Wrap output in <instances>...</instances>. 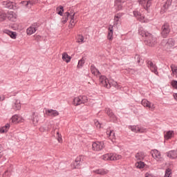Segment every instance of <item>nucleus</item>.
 Masks as SVG:
<instances>
[{"mask_svg":"<svg viewBox=\"0 0 177 177\" xmlns=\"http://www.w3.org/2000/svg\"><path fill=\"white\" fill-rule=\"evenodd\" d=\"M106 113L107 114L108 116H109L110 118H111V120H117L115 115H114V113H113V111H111V109L106 108Z\"/></svg>","mask_w":177,"mask_h":177,"instance_id":"nucleus-26","label":"nucleus"},{"mask_svg":"<svg viewBox=\"0 0 177 177\" xmlns=\"http://www.w3.org/2000/svg\"><path fill=\"white\" fill-rule=\"evenodd\" d=\"M94 122L96 128H102V124H100V122L97 120H95Z\"/></svg>","mask_w":177,"mask_h":177,"instance_id":"nucleus-52","label":"nucleus"},{"mask_svg":"<svg viewBox=\"0 0 177 177\" xmlns=\"http://www.w3.org/2000/svg\"><path fill=\"white\" fill-rule=\"evenodd\" d=\"M109 83L111 84V86H114L115 88H117L118 89L120 88V86L118 85V83L114 80H110Z\"/></svg>","mask_w":177,"mask_h":177,"instance_id":"nucleus-45","label":"nucleus"},{"mask_svg":"<svg viewBox=\"0 0 177 177\" xmlns=\"http://www.w3.org/2000/svg\"><path fill=\"white\" fill-rule=\"evenodd\" d=\"M138 3L144 7L145 10H147L150 6H151V1L153 0H138Z\"/></svg>","mask_w":177,"mask_h":177,"instance_id":"nucleus-13","label":"nucleus"},{"mask_svg":"<svg viewBox=\"0 0 177 177\" xmlns=\"http://www.w3.org/2000/svg\"><path fill=\"white\" fill-rule=\"evenodd\" d=\"M69 15V17L71 20H75V12H74L73 10L71 11Z\"/></svg>","mask_w":177,"mask_h":177,"instance_id":"nucleus-47","label":"nucleus"},{"mask_svg":"<svg viewBox=\"0 0 177 177\" xmlns=\"http://www.w3.org/2000/svg\"><path fill=\"white\" fill-rule=\"evenodd\" d=\"M177 46V41L174 39H169L165 45V49H172Z\"/></svg>","mask_w":177,"mask_h":177,"instance_id":"nucleus-9","label":"nucleus"},{"mask_svg":"<svg viewBox=\"0 0 177 177\" xmlns=\"http://www.w3.org/2000/svg\"><path fill=\"white\" fill-rule=\"evenodd\" d=\"M13 110L17 111L21 109V104L20 103V100H16L15 104L12 106Z\"/></svg>","mask_w":177,"mask_h":177,"instance_id":"nucleus-32","label":"nucleus"},{"mask_svg":"<svg viewBox=\"0 0 177 177\" xmlns=\"http://www.w3.org/2000/svg\"><path fill=\"white\" fill-rule=\"evenodd\" d=\"M6 19H8V12L0 10V21H5Z\"/></svg>","mask_w":177,"mask_h":177,"instance_id":"nucleus-29","label":"nucleus"},{"mask_svg":"<svg viewBox=\"0 0 177 177\" xmlns=\"http://www.w3.org/2000/svg\"><path fill=\"white\" fill-rule=\"evenodd\" d=\"M170 31H171V29L169 28V24H165L162 26V32H161L162 37H163V38H167Z\"/></svg>","mask_w":177,"mask_h":177,"instance_id":"nucleus-11","label":"nucleus"},{"mask_svg":"<svg viewBox=\"0 0 177 177\" xmlns=\"http://www.w3.org/2000/svg\"><path fill=\"white\" fill-rule=\"evenodd\" d=\"M129 129L135 133H145L147 132V129L144 127H139V126H129Z\"/></svg>","mask_w":177,"mask_h":177,"instance_id":"nucleus-6","label":"nucleus"},{"mask_svg":"<svg viewBox=\"0 0 177 177\" xmlns=\"http://www.w3.org/2000/svg\"><path fill=\"white\" fill-rule=\"evenodd\" d=\"M171 3H172V0H167L166 3L164 4L163 7L160 10V13L162 14L165 13V12L167 11V9H168V8L171 6Z\"/></svg>","mask_w":177,"mask_h":177,"instance_id":"nucleus-18","label":"nucleus"},{"mask_svg":"<svg viewBox=\"0 0 177 177\" xmlns=\"http://www.w3.org/2000/svg\"><path fill=\"white\" fill-rule=\"evenodd\" d=\"M141 104L145 107H148L151 111H154L156 110V105L146 99L141 101Z\"/></svg>","mask_w":177,"mask_h":177,"instance_id":"nucleus-8","label":"nucleus"},{"mask_svg":"<svg viewBox=\"0 0 177 177\" xmlns=\"http://www.w3.org/2000/svg\"><path fill=\"white\" fill-rule=\"evenodd\" d=\"M75 23H76L75 19H71L69 27L71 28H73V27H74V26H75Z\"/></svg>","mask_w":177,"mask_h":177,"instance_id":"nucleus-51","label":"nucleus"},{"mask_svg":"<svg viewBox=\"0 0 177 177\" xmlns=\"http://www.w3.org/2000/svg\"><path fill=\"white\" fill-rule=\"evenodd\" d=\"M174 135L175 133H174V131H169L165 134L164 138L165 140H169V139H171V138H174Z\"/></svg>","mask_w":177,"mask_h":177,"instance_id":"nucleus-27","label":"nucleus"},{"mask_svg":"<svg viewBox=\"0 0 177 177\" xmlns=\"http://www.w3.org/2000/svg\"><path fill=\"white\" fill-rule=\"evenodd\" d=\"M147 65L148 68H149L150 71L151 73H154L156 75H160L158 73V68L157 67V65L156 64L153 63L151 61H148L147 62Z\"/></svg>","mask_w":177,"mask_h":177,"instance_id":"nucleus-7","label":"nucleus"},{"mask_svg":"<svg viewBox=\"0 0 177 177\" xmlns=\"http://www.w3.org/2000/svg\"><path fill=\"white\" fill-rule=\"evenodd\" d=\"M102 160L104 161H111V153H106L101 156Z\"/></svg>","mask_w":177,"mask_h":177,"instance_id":"nucleus-36","label":"nucleus"},{"mask_svg":"<svg viewBox=\"0 0 177 177\" xmlns=\"http://www.w3.org/2000/svg\"><path fill=\"white\" fill-rule=\"evenodd\" d=\"M104 149V142L103 141L94 142L92 144L93 151H102Z\"/></svg>","mask_w":177,"mask_h":177,"instance_id":"nucleus-3","label":"nucleus"},{"mask_svg":"<svg viewBox=\"0 0 177 177\" xmlns=\"http://www.w3.org/2000/svg\"><path fill=\"white\" fill-rule=\"evenodd\" d=\"M111 161H117L122 158V156L118 153H111Z\"/></svg>","mask_w":177,"mask_h":177,"instance_id":"nucleus-30","label":"nucleus"},{"mask_svg":"<svg viewBox=\"0 0 177 177\" xmlns=\"http://www.w3.org/2000/svg\"><path fill=\"white\" fill-rule=\"evenodd\" d=\"M106 135L111 142H115V133H114V131H107Z\"/></svg>","mask_w":177,"mask_h":177,"instance_id":"nucleus-20","label":"nucleus"},{"mask_svg":"<svg viewBox=\"0 0 177 177\" xmlns=\"http://www.w3.org/2000/svg\"><path fill=\"white\" fill-rule=\"evenodd\" d=\"M133 16L138 20V21H140L141 23H147L148 20L145 18V15L142 14V12L140 11H133Z\"/></svg>","mask_w":177,"mask_h":177,"instance_id":"nucleus-5","label":"nucleus"},{"mask_svg":"<svg viewBox=\"0 0 177 177\" xmlns=\"http://www.w3.org/2000/svg\"><path fill=\"white\" fill-rule=\"evenodd\" d=\"M1 5L2 6H3V8H7L8 9H13V10L16 9V6H15V3L9 0L2 1Z\"/></svg>","mask_w":177,"mask_h":177,"instance_id":"nucleus-12","label":"nucleus"},{"mask_svg":"<svg viewBox=\"0 0 177 177\" xmlns=\"http://www.w3.org/2000/svg\"><path fill=\"white\" fill-rule=\"evenodd\" d=\"M57 15H59V16H63V12H64V8H63V6H59L56 8Z\"/></svg>","mask_w":177,"mask_h":177,"instance_id":"nucleus-40","label":"nucleus"},{"mask_svg":"<svg viewBox=\"0 0 177 177\" xmlns=\"http://www.w3.org/2000/svg\"><path fill=\"white\" fill-rule=\"evenodd\" d=\"M150 42H153V39H151V40H150Z\"/></svg>","mask_w":177,"mask_h":177,"instance_id":"nucleus-59","label":"nucleus"},{"mask_svg":"<svg viewBox=\"0 0 177 177\" xmlns=\"http://www.w3.org/2000/svg\"><path fill=\"white\" fill-rule=\"evenodd\" d=\"M45 113L48 117H57L59 111L53 109H46Z\"/></svg>","mask_w":177,"mask_h":177,"instance_id":"nucleus-15","label":"nucleus"},{"mask_svg":"<svg viewBox=\"0 0 177 177\" xmlns=\"http://www.w3.org/2000/svg\"><path fill=\"white\" fill-rule=\"evenodd\" d=\"M7 19L10 21H16L17 20V14L13 11H8L7 12Z\"/></svg>","mask_w":177,"mask_h":177,"instance_id":"nucleus-14","label":"nucleus"},{"mask_svg":"<svg viewBox=\"0 0 177 177\" xmlns=\"http://www.w3.org/2000/svg\"><path fill=\"white\" fill-rule=\"evenodd\" d=\"M79 97L80 98V103L82 104H84V103L88 102V97H86V95H80Z\"/></svg>","mask_w":177,"mask_h":177,"instance_id":"nucleus-41","label":"nucleus"},{"mask_svg":"<svg viewBox=\"0 0 177 177\" xmlns=\"http://www.w3.org/2000/svg\"><path fill=\"white\" fill-rule=\"evenodd\" d=\"M81 162H82V156H77L75 160L73 168H79L80 165H81Z\"/></svg>","mask_w":177,"mask_h":177,"instance_id":"nucleus-25","label":"nucleus"},{"mask_svg":"<svg viewBox=\"0 0 177 177\" xmlns=\"http://www.w3.org/2000/svg\"><path fill=\"white\" fill-rule=\"evenodd\" d=\"M167 157L169 158L175 159L177 158V151H170L167 152Z\"/></svg>","mask_w":177,"mask_h":177,"instance_id":"nucleus-34","label":"nucleus"},{"mask_svg":"<svg viewBox=\"0 0 177 177\" xmlns=\"http://www.w3.org/2000/svg\"><path fill=\"white\" fill-rule=\"evenodd\" d=\"M62 60L66 62V63H70L71 62V57L67 53H62Z\"/></svg>","mask_w":177,"mask_h":177,"instance_id":"nucleus-28","label":"nucleus"},{"mask_svg":"<svg viewBox=\"0 0 177 177\" xmlns=\"http://www.w3.org/2000/svg\"><path fill=\"white\" fill-rule=\"evenodd\" d=\"M136 168H138L139 169L144 168L145 167V162H142V161H138L136 164H135Z\"/></svg>","mask_w":177,"mask_h":177,"instance_id":"nucleus-43","label":"nucleus"},{"mask_svg":"<svg viewBox=\"0 0 177 177\" xmlns=\"http://www.w3.org/2000/svg\"><path fill=\"white\" fill-rule=\"evenodd\" d=\"M21 3L25 6V8H28V9H30L31 6L33 5L32 1H21Z\"/></svg>","mask_w":177,"mask_h":177,"instance_id":"nucleus-38","label":"nucleus"},{"mask_svg":"<svg viewBox=\"0 0 177 177\" xmlns=\"http://www.w3.org/2000/svg\"><path fill=\"white\" fill-rule=\"evenodd\" d=\"M113 27L112 25H110L108 28V36L107 38L109 41H113Z\"/></svg>","mask_w":177,"mask_h":177,"instance_id":"nucleus-22","label":"nucleus"},{"mask_svg":"<svg viewBox=\"0 0 177 177\" xmlns=\"http://www.w3.org/2000/svg\"><path fill=\"white\" fill-rule=\"evenodd\" d=\"M73 106H80V104H82L81 98H80V96L76 97L73 99Z\"/></svg>","mask_w":177,"mask_h":177,"instance_id":"nucleus-39","label":"nucleus"},{"mask_svg":"<svg viewBox=\"0 0 177 177\" xmlns=\"http://www.w3.org/2000/svg\"><path fill=\"white\" fill-rule=\"evenodd\" d=\"M121 17H122V14L118 13L114 17L113 26H118L121 24Z\"/></svg>","mask_w":177,"mask_h":177,"instance_id":"nucleus-16","label":"nucleus"},{"mask_svg":"<svg viewBox=\"0 0 177 177\" xmlns=\"http://www.w3.org/2000/svg\"><path fill=\"white\" fill-rule=\"evenodd\" d=\"M151 156L154 160L158 162H162L164 161V158L161 156V153L157 149H153L151 151Z\"/></svg>","mask_w":177,"mask_h":177,"instance_id":"nucleus-4","label":"nucleus"},{"mask_svg":"<svg viewBox=\"0 0 177 177\" xmlns=\"http://www.w3.org/2000/svg\"><path fill=\"white\" fill-rule=\"evenodd\" d=\"M10 128V124H6L5 126L0 128V133H6Z\"/></svg>","mask_w":177,"mask_h":177,"instance_id":"nucleus-33","label":"nucleus"},{"mask_svg":"<svg viewBox=\"0 0 177 177\" xmlns=\"http://www.w3.org/2000/svg\"><path fill=\"white\" fill-rule=\"evenodd\" d=\"M32 122L35 127L38 125V122H39V116L38 115V113H32Z\"/></svg>","mask_w":177,"mask_h":177,"instance_id":"nucleus-19","label":"nucleus"},{"mask_svg":"<svg viewBox=\"0 0 177 177\" xmlns=\"http://www.w3.org/2000/svg\"><path fill=\"white\" fill-rule=\"evenodd\" d=\"M57 138L58 142L60 143L62 139V134H60L59 131L57 132Z\"/></svg>","mask_w":177,"mask_h":177,"instance_id":"nucleus-53","label":"nucleus"},{"mask_svg":"<svg viewBox=\"0 0 177 177\" xmlns=\"http://www.w3.org/2000/svg\"><path fill=\"white\" fill-rule=\"evenodd\" d=\"M145 158V156H143V153H138L136 155V160L137 161H142V160H143Z\"/></svg>","mask_w":177,"mask_h":177,"instance_id":"nucleus-42","label":"nucleus"},{"mask_svg":"<svg viewBox=\"0 0 177 177\" xmlns=\"http://www.w3.org/2000/svg\"><path fill=\"white\" fill-rule=\"evenodd\" d=\"M0 151H1V153H3V148L2 147V145L0 144Z\"/></svg>","mask_w":177,"mask_h":177,"instance_id":"nucleus-57","label":"nucleus"},{"mask_svg":"<svg viewBox=\"0 0 177 177\" xmlns=\"http://www.w3.org/2000/svg\"><path fill=\"white\" fill-rule=\"evenodd\" d=\"M77 42L78 44H84V36H82V35H77Z\"/></svg>","mask_w":177,"mask_h":177,"instance_id":"nucleus-44","label":"nucleus"},{"mask_svg":"<svg viewBox=\"0 0 177 177\" xmlns=\"http://www.w3.org/2000/svg\"><path fill=\"white\" fill-rule=\"evenodd\" d=\"M10 121L12 124H20L21 122H24V118H23L21 115H14L10 118Z\"/></svg>","mask_w":177,"mask_h":177,"instance_id":"nucleus-10","label":"nucleus"},{"mask_svg":"<svg viewBox=\"0 0 177 177\" xmlns=\"http://www.w3.org/2000/svg\"><path fill=\"white\" fill-rule=\"evenodd\" d=\"M91 71L92 74L96 75V77H100V72H99V70H97L93 65H91Z\"/></svg>","mask_w":177,"mask_h":177,"instance_id":"nucleus-31","label":"nucleus"},{"mask_svg":"<svg viewBox=\"0 0 177 177\" xmlns=\"http://www.w3.org/2000/svg\"><path fill=\"white\" fill-rule=\"evenodd\" d=\"M3 32H4V34H7V35H9V37H10V38L12 39H16V37H17L16 32H12L9 30H4Z\"/></svg>","mask_w":177,"mask_h":177,"instance_id":"nucleus-23","label":"nucleus"},{"mask_svg":"<svg viewBox=\"0 0 177 177\" xmlns=\"http://www.w3.org/2000/svg\"><path fill=\"white\" fill-rule=\"evenodd\" d=\"M139 34L141 37H144L145 38V44L148 46L153 47L157 44V39L153 37L149 32H146L143 29H140Z\"/></svg>","mask_w":177,"mask_h":177,"instance_id":"nucleus-1","label":"nucleus"},{"mask_svg":"<svg viewBox=\"0 0 177 177\" xmlns=\"http://www.w3.org/2000/svg\"><path fill=\"white\" fill-rule=\"evenodd\" d=\"M172 172L171 171L170 169H167L165 171V177H171Z\"/></svg>","mask_w":177,"mask_h":177,"instance_id":"nucleus-48","label":"nucleus"},{"mask_svg":"<svg viewBox=\"0 0 177 177\" xmlns=\"http://www.w3.org/2000/svg\"><path fill=\"white\" fill-rule=\"evenodd\" d=\"M41 39V36L40 35H36L35 36V40L36 41H39Z\"/></svg>","mask_w":177,"mask_h":177,"instance_id":"nucleus-55","label":"nucleus"},{"mask_svg":"<svg viewBox=\"0 0 177 177\" xmlns=\"http://www.w3.org/2000/svg\"><path fill=\"white\" fill-rule=\"evenodd\" d=\"M99 77V83L101 86H104L105 88H107V89H110L111 88V84L110 83V80L104 76V75H100Z\"/></svg>","mask_w":177,"mask_h":177,"instance_id":"nucleus-2","label":"nucleus"},{"mask_svg":"<svg viewBox=\"0 0 177 177\" xmlns=\"http://www.w3.org/2000/svg\"><path fill=\"white\" fill-rule=\"evenodd\" d=\"M171 70L172 71V74L176 78H177V66L175 64H171L170 66Z\"/></svg>","mask_w":177,"mask_h":177,"instance_id":"nucleus-37","label":"nucleus"},{"mask_svg":"<svg viewBox=\"0 0 177 177\" xmlns=\"http://www.w3.org/2000/svg\"><path fill=\"white\" fill-rule=\"evenodd\" d=\"M85 64V59L82 58V59L79 60L78 64H77V68H81L82 66Z\"/></svg>","mask_w":177,"mask_h":177,"instance_id":"nucleus-46","label":"nucleus"},{"mask_svg":"<svg viewBox=\"0 0 177 177\" xmlns=\"http://www.w3.org/2000/svg\"><path fill=\"white\" fill-rule=\"evenodd\" d=\"M37 30L35 25H32L26 29V34L27 35H32V34L37 32Z\"/></svg>","mask_w":177,"mask_h":177,"instance_id":"nucleus-17","label":"nucleus"},{"mask_svg":"<svg viewBox=\"0 0 177 177\" xmlns=\"http://www.w3.org/2000/svg\"><path fill=\"white\" fill-rule=\"evenodd\" d=\"M11 172L10 170H6L3 174V177H10Z\"/></svg>","mask_w":177,"mask_h":177,"instance_id":"nucleus-50","label":"nucleus"},{"mask_svg":"<svg viewBox=\"0 0 177 177\" xmlns=\"http://www.w3.org/2000/svg\"><path fill=\"white\" fill-rule=\"evenodd\" d=\"M3 157V152L0 151V160Z\"/></svg>","mask_w":177,"mask_h":177,"instance_id":"nucleus-58","label":"nucleus"},{"mask_svg":"<svg viewBox=\"0 0 177 177\" xmlns=\"http://www.w3.org/2000/svg\"><path fill=\"white\" fill-rule=\"evenodd\" d=\"M115 9L118 11L122 9V0L115 1Z\"/></svg>","mask_w":177,"mask_h":177,"instance_id":"nucleus-24","label":"nucleus"},{"mask_svg":"<svg viewBox=\"0 0 177 177\" xmlns=\"http://www.w3.org/2000/svg\"><path fill=\"white\" fill-rule=\"evenodd\" d=\"M94 174H97V175H107L109 174V170L106 169H98L93 171Z\"/></svg>","mask_w":177,"mask_h":177,"instance_id":"nucleus-21","label":"nucleus"},{"mask_svg":"<svg viewBox=\"0 0 177 177\" xmlns=\"http://www.w3.org/2000/svg\"><path fill=\"white\" fill-rule=\"evenodd\" d=\"M4 100H5V95H0V102H3Z\"/></svg>","mask_w":177,"mask_h":177,"instance_id":"nucleus-54","label":"nucleus"},{"mask_svg":"<svg viewBox=\"0 0 177 177\" xmlns=\"http://www.w3.org/2000/svg\"><path fill=\"white\" fill-rule=\"evenodd\" d=\"M68 17H70V12H66L64 13V17L62 19L63 24H66L68 21Z\"/></svg>","mask_w":177,"mask_h":177,"instance_id":"nucleus-35","label":"nucleus"},{"mask_svg":"<svg viewBox=\"0 0 177 177\" xmlns=\"http://www.w3.org/2000/svg\"><path fill=\"white\" fill-rule=\"evenodd\" d=\"M171 85L174 89H177V81L176 80H172L171 82Z\"/></svg>","mask_w":177,"mask_h":177,"instance_id":"nucleus-49","label":"nucleus"},{"mask_svg":"<svg viewBox=\"0 0 177 177\" xmlns=\"http://www.w3.org/2000/svg\"><path fill=\"white\" fill-rule=\"evenodd\" d=\"M39 131H40V132H44L45 131V128H44V127H41L39 128Z\"/></svg>","mask_w":177,"mask_h":177,"instance_id":"nucleus-56","label":"nucleus"}]
</instances>
